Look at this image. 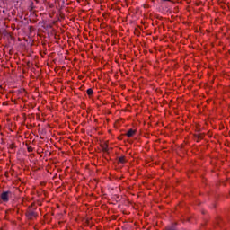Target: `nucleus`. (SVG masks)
<instances>
[{
    "label": "nucleus",
    "mask_w": 230,
    "mask_h": 230,
    "mask_svg": "<svg viewBox=\"0 0 230 230\" xmlns=\"http://www.w3.org/2000/svg\"><path fill=\"white\" fill-rule=\"evenodd\" d=\"M10 197H12V191H4L0 199L3 200V202H8L10 200Z\"/></svg>",
    "instance_id": "1"
},
{
    "label": "nucleus",
    "mask_w": 230,
    "mask_h": 230,
    "mask_svg": "<svg viewBox=\"0 0 230 230\" xmlns=\"http://www.w3.org/2000/svg\"><path fill=\"white\" fill-rule=\"evenodd\" d=\"M27 217H28V218H35V217H37V214L34 212V211H29L28 213H27Z\"/></svg>",
    "instance_id": "2"
},
{
    "label": "nucleus",
    "mask_w": 230,
    "mask_h": 230,
    "mask_svg": "<svg viewBox=\"0 0 230 230\" xmlns=\"http://www.w3.org/2000/svg\"><path fill=\"white\" fill-rule=\"evenodd\" d=\"M134 134H136V131H135L134 129H129V130L127 132L126 136H127L128 137H132L134 136Z\"/></svg>",
    "instance_id": "3"
},
{
    "label": "nucleus",
    "mask_w": 230,
    "mask_h": 230,
    "mask_svg": "<svg viewBox=\"0 0 230 230\" xmlns=\"http://www.w3.org/2000/svg\"><path fill=\"white\" fill-rule=\"evenodd\" d=\"M119 163H121L122 164H124V163H127L125 156L119 157Z\"/></svg>",
    "instance_id": "4"
},
{
    "label": "nucleus",
    "mask_w": 230,
    "mask_h": 230,
    "mask_svg": "<svg viewBox=\"0 0 230 230\" xmlns=\"http://www.w3.org/2000/svg\"><path fill=\"white\" fill-rule=\"evenodd\" d=\"M88 96H93V94L94 93V91H93V88H90L86 91Z\"/></svg>",
    "instance_id": "5"
},
{
    "label": "nucleus",
    "mask_w": 230,
    "mask_h": 230,
    "mask_svg": "<svg viewBox=\"0 0 230 230\" xmlns=\"http://www.w3.org/2000/svg\"><path fill=\"white\" fill-rule=\"evenodd\" d=\"M166 230H177V227L175 226V225H172V226H167Z\"/></svg>",
    "instance_id": "6"
},
{
    "label": "nucleus",
    "mask_w": 230,
    "mask_h": 230,
    "mask_svg": "<svg viewBox=\"0 0 230 230\" xmlns=\"http://www.w3.org/2000/svg\"><path fill=\"white\" fill-rule=\"evenodd\" d=\"M27 150H28V152H33V147L28 146V147H27Z\"/></svg>",
    "instance_id": "7"
},
{
    "label": "nucleus",
    "mask_w": 230,
    "mask_h": 230,
    "mask_svg": "<svg viewBox=\"0 0 230 230\" xmlns=\"http://www.w3.org/2000/svg\"><path fill=\"white\" fill-rule=\"evenodd\" d=\"M163 1H170V0H163Z\"/></svg>",
    "instance_id": "8"
}]
</instances>
